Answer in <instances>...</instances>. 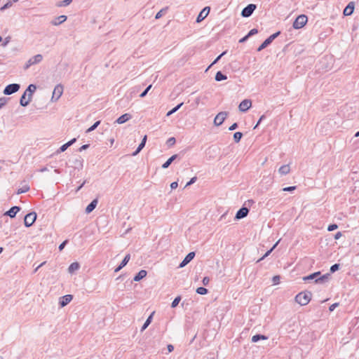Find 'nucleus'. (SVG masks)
Segmentation results:
<instances>
[{
  "label": "nucleus",
  "instance_id": "obj_3",
  "mask_svg": "<svg viewBox=\"0 0 359 359\" xmlns=\"http://www.w3.org/2000/svg\"><path fill=\"white\" fill-rule=\"evenodd\" d=\"M308 18L305 15H299L293 22V27L296 29L302 28L307 22Z\"/></svg>",
  "mask_w": 359,
  "mask_h": 359
},
{
  "label": "nucleus",
  "instance_id": "obj_9",
  "mask_svg": "<svg viewBox=\"0 0 359 359\" xmlns=\"http://www.w3.org/2000/svg\"><path fill=\"white\" fill-rule=\"evenodd\" d=\"M252 106V101L249 99L243 100L238 105V109L241 112L247 111Z\"/></svg>",
  "mask_w": 359,
  "mask_h": 359
},
{
  "label": "nucleus",
  "instance_id": "obj_25",
  "mask_svg": "<svg viewBox=\"0 0 359 359\" xmlns=\"http://www.w3.org/2000/svg\"><path fill=\"white\" fill-rule=\"evenodd\" d=\"M43 59L41 54H37L29 59V65H35L39 63Z\"/></svg>",
  "mask_w": 359,
  "mask_h": 359
},
{
  "label": "nucleus",
  "instance_id": "obj_55",
  "mask_svg": "<svg viewBox=\"0 0 359 359\" xmlns=\"http://www.w3.org/2000/svg\"><path fill=\"white\" fill-rule=\"evenodd\" d=\"M10 39H11V37L10 36H8L6 38H5L4 42L2 43L1 46L5 47L7 46V44L10 42Z\"/></svg>",
  "mask_w": 359,
  "mask_h": 359
},
{
  "label": "nucleus",
  "instance_id": "obj_19",
  "mask_svg": "<svg viewBox=\"0 0 359 359\" xmlns=\"http://www.w3.org/2000/svg\"><path fill=\"white\" fill-rule=\"evenodd\" d=\"M98 203V200L97 198L93 200L86 207V213L89 214L97 206Z\"/></svg>",
  "mask_w": 359,
  "mask_h": 359
},
{
  "label": "nucleus",
  "instance_id": "obj_54",
  "mask_svg": "<svg viewBox=\"0 0 359 359\" xmlns=\"http://www.w3.org/2000/svg\"><path fill=\"white\" fill-rule=\"evenodd\" d=\"M182 105L183 102L180 103L179 104H177L176 107L171 109L172 112L175 113Z\"/></svg>",
  "mask_w": 359,
  "mask_h": 359
},
{
  "label": "nucleus",
  "instance_id": "obj_26",
  "mask_svg": "<svg viewBox=\"0 0 359 359\" xmlns=\"http://www.w3.org/2000/svg\"><path fill=\"white\" fill-rule=\"evenodd\" d=\"M290 168L289 165H283L280 166V168L278 170V172L280 175H285L290 172Z\"/></svg>",
  "mask_w": 359,
  "mask_h": 359
},
{
  "label": "nucleus",
  "instance_id": "obj_48",
  "mask_svg": "<svg viewBox=\"0 0 359 359\" xmlns=\"http://www.w3.org/2000/svg\"><path fill=\"white\" fill-rule=\"evenodd\" d=\"M258 33V29H252L249 32L248 34H247V37H250Z\"/></svg>",
  "mask_w": 359,
  "mask_h": 359
},
{
  "label": "nucleus",
  "instance_id": "obj_47",
  "mask_svg": "<svg viewBox=\"0 0 359 359\" xmlns=\"http://www.w3.org/2000/svg\"><path fill=\"white\" fill-rule=\"evenodd\" d=\"M297 189V187L296 186H291V187H285L282 189L283 191H288V192H290V191H294L295 189Z\"/></svg>",
  "mask_w": 359,
  "mask_h": 359
},
{
  "label": "nucleus",
  "instance_id": "obj_12",
  "mask_svg": "<svg viewBox=\"0 0 359 359\" xmlns=\"http://www.w3.org/2000/svg\"><path fill=\"white\" fill-rule=\"evenodd\" d=\"M63 93V86L61 84L57 85L53 90L52 100L55 98V100H57Z\"/></svg>",
  "mask_w": 359,
  "mask_h": 359
},
{
  "label": "nucleus",
  "instance_id": "obj_18",
  "mask_svg": "<svg viewBox=\"0 0 359 359\" xmlns=\"http://www.w3.org/2000/svg\"><path fill=\"white\" fill-rule=\"evenodd\" d=\"M131 118H132V116L130 114L126 113V114L121 115L120 117H118L116 119V123H117L118 124H123V123H126V121H129Z\"/></svg>",
  "mask_w": 359,
  "mask_h": 359
},
{
  "label": "nucleus",
  "instance_id": "obj_13",
  "mask_svg": "<svg viewBox=\"0 0 359 359\" xmlns=\"http://www.w3.org/2000/svg\"><path fill=\"white\" fill-rule=\"evenodd\" d=\"M195 255L194 252H189L180 264L179 268H183L187 265L194 258Z\"/></svg>",
  "mask_w": 359,
  "mask_h": 359
},
{
  "label": "nucleus",
  "instance_id": "obj_56",
  "mask_svg": "<svg viewBox=\"0 0 359 359\" xmlns=\"http://www.w3.org/2000/svg\"><path fill=\"white\" fill-rule=\"evenodd\" d=\"M238 127V125L237 123H233L229 128V130L230 131H232V130H236L237 128Z\"/></svg>",
  "mask_w": 359,
  "mask_h": 359
},
{
  "label": "nucleus",
  "instance_id": "obj_8",
  "mask_svg": "<svg viewBox=\"0 0 359 359\" xmlns=\"http://www.w3.org/2000/svg\"><path fill=\"white\" fill-rule=\"evenodd\" d=\"M257 6L253 4H250L247 6H245L241 11V15L243 18H248L252 15L255 10L256 9Z\"/></svg>",
  "mask_w": 359,
  "mask_h": 359
},
{
  "label": "nucleus",
  "instance_id": "obj_41",
  "mask_svg": "<svg viewBox=\"0 0 359 359\" xmlns=\"http://www.w3.org/2000/svg\"><path fill=\"white\" fill-rule=\"evenodd\" d=\"M13 1H8L6 2V4H4V5L1 8H0V10H1V11H4V10H6V9H7V8H10V7H11V6H12V5H13Z\"/></svg>",
  "mask_w": 359,
  "mask_h": 359
},
{
  "label": "nucleus",
  "instance_id": "obj_16",
  "mask_svg": "<svg viewBox=\"0 0 359 359\" xmlns=\"http://www.w3.org/2000/svg\"><path fill=\"white\" fill-rule=\"evenodd\" d=\"M20 210V208L19 206H13L6 212L5 215L9 216L11 218H13Z\"/></svg>",
  "mask_w": 359,
  "mask_h": 359
},
{
  "label": "nucleus",
  "instance_id": "obj_28",
  "mask_svg": "<svg viewBox=\"0 0 359 359\" xmlns=\"http://www.w3.org/2000/svg\"><path fill=\"white\" fill-rule=\"evenodd\" d=\"M80 268V265L78 262H73L72 263L69 268L68 271L70 273H73L74 271H77Z\"/></svg>",
  "mask_w": 359,
  "mask_h": 359
},
{
  "label": "nucleus",
  "instance_id": "obj_64",
  "mask_svg": "<svg viewBox=\"0 0 359 359\" xmlns=\"http://www.w3.org/2000/svg\"><path fill=\"white\" fill-rule=\"evenodd\" d=\"M341 236V233L339 231L334 235V239L338 240Z\"/></svg>",
  "mask_w": 359,
  "mask_h": 359
},
{
  "label": "nucleus",
  "instance_id": "obj_53",
  "mask_svg": "<svg viewBox=\"0 0 359 359\" xmlns=\"http://www.w3.org/2000/svg\"><path fill=\"white\" fill-rule=\"evenodd\" d=\"M68 243V241L67 240H65V241H63L58 247L59 248V250L61 251L64 249V248L65 247V245H67V243Z\"/></svg>",
  "mask_w": 359,
  "mask_h": 359
},
{
  "label": "nucleus",
  "instance_id": "obj_40",
  "mask_svg": "<svg viewBox=\"0 0 359 359\" xmlns=\"http://www.w3.org/2000/svg\"><path fill=\"white\" fill-rule=\"evenodd\" d=\"M176 142V140L175 137H170L167 142H166V144L168 147H172L173 146Z\"/></svg>",
  "mask_w": 359,
  "mask_h": 359
},
{
  "label": "nucleus",
  "instance_id": "obj_61",
  "mask_svg": "<svg viewBox=\"0 0 359 359\" xmlns=\"http://www.w3.org/2000/svg\"><path fill=\"white\" fill-rule=\"evenodd\" d=\"M89 146H90L89 144H83V145H82V146L79 148V151H83V150L87 149L89 147Z\"/></svg>",
  "mask_w": 359,
  "mask_h": 359
},
{
  "label": "nucleus",
  "instance_id": "obj_36",
  "mask_svg": "<svg viewBox=\"0 0 359 359\" xmlns=\"http://www.w3.org/2000/svg\"><path fill=\"white\" fill-rule=\"evenodd\" d=\"M243 137V133L241 132H236L233 134V140L235 142L238 143L241 141V139Z\"/></svg>",
  "mask_w": 359,
  "mask_h": 359
},
{
  "label": "nucleus",
  "instance_id": "obj_17",
  "mask_svg": "<svg viewBox=\"0 0 359 359\" xmlns=\"http://www.w3.org/2000/svg\"><path fill=\"white\" fill-rule=\"evenodd\" d=\"M130 259V254L126 255L123 259L122 260V262H121V264L118 265V266L115 269L114 272L116 273L119 271L121 269H123L128 263Z\"/></svg>",
  "mask_w": 359,
  "mask_h": 359
},
{
  "label": "nucleus",
  "instance_id": "obj_50",
  "mask_svg": "<svg viewBox=\"0 0 359 359\" xmlns=\"http://www.w3.org/2000/svg\"><path fill=\"white\" fill-rule=\"evenodd\" d=\"M280 276H274L272 278V282L274 285H277L280 282Z\"/></svg>",
  "mask_w": 359,
  "mask_h": 359
},
{
  "label": "nucleus",
  "instance_id": "obj_62",
  "mask_svg": "<svg viewBox=\"0 0 359 359\" xmlns=\"http://www.w3.org/2000/svg\"><path fill=\"white\" fill-rule=\"evenodd\" d=\"M76 138H73L71 140H69V142H67V144L70 147L71 145H72L74 142H76Z\"/></svg>",
  "mask_w": 359,
  "mask_h": 359
},
{
  "label": "nucleus",
  "instance_id": "obj_7",
  "mask_svg": "<svg viewBox=\"0 0 359 359\" xmlns=\"http://www.w3.org/2000/svg\"><path fill=\"white\" fill-rule=\"evenodd\" d=\"M36 219V214L34 212L27 214L24 219L25 226L27 227L31 226Z\"/></svg>",
  "mask_w": 359,
  "mask_h": 359
},
{
  "label": "nucleus",
  "instance_id": "obj_11",
  "mask_svg": "<svg viewBox=\"0 0 359 359\" xmlns=\"http://www.w3.org/2000/svg\"><path fill=\"white\" fill-rule=\"evenodd\" d=\"M210 11V8L209 6L203 8L196 18V22H201L209 14Z\"/></svg>",
  "mask_w": 359,
  "mask_h": 359
},
{
  "label": "nucleus",
  "instance_id": "obj_52",
  "mask_svg": "<svg viewBox=\"0 0 359 359\" xmlns=\"http://www.w3.org/2000/svg\"><path fill=\"white\" fill-rule=\"evenodd\" d=\"M197 180V177H192L187 183V184L185 185L184 187H187L190 185H191L192 184L195 183V182Z\"/></svg>",
  "mask_w": 359,
  "mask_h": 359
},
{
  "label": "nucleus",
  "instance_id": "obj_31",
  "mask_svg": "<svg viewBox=\"0 0 359 359\" xmlns=\"http://www.w3.org/2000/svg\"><path fill=\"white\" fill-rule=\"evenodd\" d=\"M36 86L34 84H29L27 88V90L25 91L26 93L28 92L29 95L28 97H29L32 99V94L36 90Z\"/></svg>",
  "mask_w": 359,
  "mask_h": 359
},
{
  "label": "nucleus",
  "instance_id": "obj_4",
  "mask_svg": "<svg viewBox=\"0 0 359 359\" xmlns=\"http://www.w3.org/2000/svg\"><path fill=\"white\" fill-rule=\"evenodd\" d=\"M280 34V32L278 31L270 36H269L257 48V51H261L265 48H266L269 45H270L273 41L276 39Z\"/></svg>",
  "mask_w": 359,
  "mask_h": 359
},
{
  "label": "nucleus",
  "instance_id": "obj_30",
  "mask_svg": "<svg viewBox=\"0 0 359 359\" xmlns=\"http://www.w3.org/2000/svg\"><path fill=\"white\" fill-rule=\"evenodd\" d=\"M268 337L266 335L257 334L254 335L252 337V342H257L258 341L262 339V340H266Z\"/></svg>",
  "mask_w": 359,
  "mask_h": 359
},
{
  "label": "nucleus",
  "instance_id": "obj_2",
  "mask_svg": "<svg viewBox=\"0 0 359 359\" xmlns=\"http://www.w3.org/2000/svg\"><path fill=\"white\" fill-rule=\"evenodd\" d=\"M311 292H301L295 297V302L301 306L307 305L311 299Z\"/></svg>",
  "mask_w": 359,
  "mask_h": 359
},
{
  "label": "nucleus",
  "instance_id": "obj_32",
  "mask_svg": "<svg viewBox=\"0 0 359 359\" xmlns=\"http://www.w3.org/2000/svg\"><path fill=\"white\" fill-rule=\"evenodd\" d=\"M215 79L217 81H221L227 79V76L222 72L219 71L216 73Z\"/></svg>",
  "mask_w": 359,
  "mask_h": 359
},
{
  "label": "nucleus",
  "instance_id": "obj_10",
  "mask_svg": "<svg viewBox=\"0 0 359 359\" xmlns=\"http://www.w3.org/2000/svg\"><path fill=\"white\" fill-rule=\"evenodd\" d=\"M248 213H249V209L247 207L243 206L241 208H240L237 211L236 216H235V219H243V218L247 217Z\"/></svg>",
  "mask_w": 359,
  "mask_h": 359
},
{
  "label": "nucleus",
  "instance_id": "obj_59",
  "mask_svg": "<svg viewBox=\"0 0 359 359\" xmlns=\"http://www.w3.org/2000/svg\"><path fill=\"white\" fill-rule=\"evenodd\" d=\"M178 187V182H173L170 184V187L172 189H175Z\"/></svg>",
  "mask_w": 359,
  "mask_h": 359
},
{
  "label": "nucleus",
  "instance_id": "obj_6",
  "mask_svg": "<svg viewBox=\"0 0 359 359\" xmlns=\"http://www.w3.org/2000/svg\"><path fill=\"white\" fill-rule=\"evenodd\" d=\"M228 115H229V112H227V111H221V112L218 113L214 119L215 126H221L224 123V121H225V119L226 118Z\"/></svg>",
  "mask_w": 359,
  "mask_h": 359
},
{
  "label": "nucleus",
  "instance_id": "obj_29",
  "mask_svg": "<svg viewBox=\"0 0 359 359\" xmlns=\"http://www.w3.org/2000/svg\"><path fill=\"white\" fill-rule=\"evenodd\" d=\"M66 20H67V16L66 15H60L59 17H57L56 18V20L52 22V24L53 25H59L61 23H62L65 21H66Z\"/></svg>",
  "mask_w": 359,
  "mask_h": 359
},
{
  "label": "nucleus",
  "instance_id": "obj_5",
  "mask_svg": "<svg viewBox=\"0 0 359 359\" xmlns=\"http://www.w3.org/2000/svg\"><path fill=\"white\" fill-rule=\"evenodd\" d=\"M20 88L18 83H11L6 86L4 90V94L6 95H12L19 90Z\"/></svg>",
  "mask_w": 359,
  "mask_h": 359
},
{
  "label": "nucleus",
  "instance_id": "obj_39",
  "mask_svg": "<svg viewBox=\"0 0 359 359\" xmlns=\"http://www.w3.org/2000/svg\"><path fill=\"white\" fill-rule=\"evenodd\" d=\"M226 53V51H224L222 52L219 55H218L216 59L212 62V63L208 67V69L211 67L213 65H215V63H217L220 59L221 57L224 55Z\"/></svg>",
  "mask_w": 359,
  "mask_h": 359
},
{
  "label": "nucleus",
  "instance_id": "obj_63",
  "mask_svg": "<svg viewBox=\"0 0 359 359\" xmlns=\"http://www.w3.org/2000/svg\"><path fill=\"white\" fill-rule=\"evenodd\" d=\"M167 348L169 353L172 352L174 350V346L172 344H168L167 346Z\"/></svg>",
  "mask_w": 359,
  "mask_h": 359
},
{
  "label": "nucleus",
  "instance_id": "obj_27",
  "mask_svg": "<svg viewBox=\"0 0 359 359\" xmlns=\"http://www.w3.org/2000/svg\"><path fill=\"white\" fill-rule=\"evenodd\" d=\"M154 314V311H153L150 315L147 318V319L146 320V321L144 322V323L143 324L142 328H141V331H143L149 325L150 323H151L152 321V319H153V316Z\"/></svg>",
  "mask_w": 359,
  "mask_h": 359
},
{
  "label": "nucleus",
  "instance_id": "obj_24",
  "mask_svg": "<svg viewBox=\"0 0 359 359\" xmlns=\"http://www.w3.org/2000/svg\"><path fill=\"white\" fill-rule=\"evenodd\" d=\"M31 100L32 99L29 97H28V99L26 100V92H24V93L20 97V104L22 107H26L29 104Z\"/></svg>",
  "mask_w": 359,
  "mask_h": 359
},
{
  "label": "nucleus",
  "instance_id": "obj_23",
  "mask_svg": "<svg viewBox=\"0 0 359 359\" xmlns=\"http://www.w3.org/2000/svg\"><path fill=\"white\" fill-rule=\"evenodd\" d=\"M177 154H174L172 156H170L163 165L162 168L166 169L168 168L170 164L177 158Z\"/></svg>",
  "mask_w": 359,
  "mask_h": 359
},
{
  "label": "nucleus",
  "instance_id": "obj_43",
  "mask_svg": "<svg viewBox=\"0 0 359 359\" xmlns=\"http://www.w3.org/2000/svg\"><path fill=\"white\" fill-rule=\"evenodd\" d=\"M152 87V85H149V86L147 87V88L140 95V97H144L148 93V92L149 91V90Z\"/></svg>",
  "mask_w": 359,
  "mask_h": 359
},
{
  "label": "nucleus",
  "instance_id": "obj_46",
  "mask_svg": "<svg viewBox=\"0 0 359 359\" xmlns=\"http://www.w3.org/2000/svg\"><path fill=\"white\" fill-rule=\"evenodd\" d=\"M9 98L3 97L0 98V109L2 108L6 103Z\"/></svg>",
  "mask_w": 359,
  "mask_h": 359
},
{
  "label": "nucleus",
  "instance_id": "obj_37",
  "mask_svg": "<svg viewBox=\"0 0 359 359\" xmlns=\"http://www.w3.org/2000/svg\"><path fill=\"white\" fill-rule=\"evenodd\" d=\"M196 292L199 294H206L208 292V290L205 287H199L196 289Z\"/></svg>",
  "mask_w": 359,
  "mask_h": 359
},
{
  "label": "nucleus",
  "instance_id": "obj_44",
  "mask_svg": "<svg viewBox=\"0 0 359 359\" xmlns=\"http://www.w3.org/2000/svg\"><path fill=\"white\" fill-rule=\"evenodd\" d=\"M68 147H69V146L67 144V143L64 144L57 151V154H59L60 152H64L65 151H66Z\"/></svg>",
  "mask_w": 359,
  "mask_h": 359
},
{
  "label": "nucleus",
  "instance_id": "obj_49",
  "mask_svg": "<svg viewBox=\"0 0 359 359\" xmlns=\"http://www.w3.org/2000/svg\"><path fill=\"white\" fill-rule=\"evenodd\" d=\"M273 251V249H270L260 259H259L257 260V262H261L262 260H263L265 257H268L271 253V252Z\"/></svg>",
  "mask_w": 359,
  "mask_h": 359
},
{
  "label": "nucleus",
  "instance_id": "obj_1",
  "mask_svg": "<svg viewBox=\"0 0 359 359\" xmlns=\"http://www.w3.org/2000/svg\"><path fill=\"white\" fill-rule=\"evenodd\" d=\"M320 275V271L314 272L309 276L303 277V280L304 281H308L311 280H315L316 283H323L330 279V274L326 273L324 274L320 277H318Z\"/></svg>",
  "mask_w": 359,
  "mask_h": 359
},
{
  "label": "nucleus",
  "instance_id": "obj_51",
  "mask_svg": "<svg viewBox=\"0 0 359 359\" xmlns=\"http://www.w3.org/2000/svg\"><path fill=\"white\" fill-rule=\"evenodd\" d=\"M338 228V226L336 224H330L327 227V231H332Z\"/></svg>",
  "mask_w": 359,
  "mask_h": 359
},
{
  "label": "nucleus",
  "instance_id": "obj_22",
  "mask_svg": "<svg viewBox=\"0 0 359 359\" xmlns=\"http://www.w3.org/2000/svg\"><path fill=\"white\" fill-rule=\"evenodd\" d=\"M83 163V158H81V157H79L73 161V167L75 169H78V170L82 169Z\"/></svg>",
  "mask_w": 359,
  "mask_h": 359
},
{
  "label": "nucleus",
  "instance_id": "obj_57",
  "mask_svg": "<svg viewBox=\"0 0 359 359\" xmlns=\"http://www.w3.org/2000/svg\"><path fill=\"white\" fill-rule=\"evenodd\" d=\"M210 282V278L207 276L203 278L202 283L204 285H207Z\"/></svg>",
  "mask_w": 359,
  "mask_h": 359
},
{
  "label": "nucleus",
  "instance_id": "obj_45",
  "mask_svg": "<svg viewBox=\"0 0 359 359\" xmlns=\"http://www.w3.org/2000/svg\"><path fill=\"white\" fill-rule=\"evenodd\" d=\"M167 8H163L161 9V11H159L156 14V16H155V18L156 19H159L162 17L163 14L165 12Z\"/></svg>",
  "mask_w": 359,
  "mask_h": 359
},
{
  "label": "nucleus",
  "instance_id": "obj_34",
  "mask_svg": "<svg viewBox=\"0 0 359 359\" xmlns=\"http://www.w3.org/2000/svg\"><path fill=\"white\" fill-rule=\"evenodd\" d=\"M72 2V0H63L57 3V7L67 6Z\"/></svg>",
  "mask_w": 359,
  "mask_h": 359
},
{
  "label": "nucleus",
  "instance_id": "obj_42",
  "mask_svg": "<svg viewBox=\"0 0 359 359\" xmlns=\"http://www.w3.org/2000/svg\"><path fill=\"white\" fill-rule=\"evenodd\" d=\"M340 265L339 264H334L330 267V272L334 273L339 269Z\"/></svg>",
  "mask_w": 359,
  "mask_h": 359
},
{
  "label": "nucleus",
  "instance_id": "obj_33",
  "mask_svg": "<svg viewBox=\"0 0 359 359\" xmlns=\"http://www.w3.org/2000/svg\"><path fill=\"white\" fill-rule=\"evenodd\" d=\"M29 186L27 184L19 188L16 192L17 194H21L27 192L29 190Z\"/></svg>",
  "mask_w": 359,
  "mask_h": 359
},
{
  "label": "nucleus",
  "instance_id": "obj_38",
  "mask_svg": "<svg viewBox=\"0 0 359 359\" xmlns=\"http://www.w3.org/2000/svg\"><path fill=\"white\" fill-rule=\"evenodd\" d=\"M181 300V297L180 296H178L177 297H175L174 299V300L172 301V302L171 303V307L172 308H175L180 303Z\"/></svg>",
  "mask_w": 359,
  "mask_h": 359
},
{
  "label": "nucleus",
  "instance_id": "obj_60",
  "mask_svg": "<svg viewBox=\"0 0 359 359\" xmlns=\"http://www.w3.org/2000/svg\"><path fill=\"white\" fill-rule=\"evenodd\" d=\"M339 306V304L338 303H334L333 304H332L330 308H329V310L330 311H333L336 307H337Z\"/></svg>",
  "mask_w": 359,
  "mask_h": 359
},
{
  "label": "nucleus",
  "instance_id": "obj_15",
  "mask_svg": "<svg viewBox=\"0 0 359 359\" xmlns=\"http://www.w3.org/2000/svg\"><path fill=\"white\" fill-rule=\"evenodd\" d=\"M72 299L73 296L72 294L64 295L60 298L59 304L61 307H64L66 305H67L72 301Z\"/></svg>",
  "mask_w": 359,
  "mask_h": 359
},
{
  "label": "nucleus",
  "instance_id": "obj_14",
  "mask_svg": "<svg viewBox=\"0 0 359 359\" xmlns=\"http://www.w3.org/2000/svg\"><path fill=\"white\" fill-rule=\"evenodd\" d=\"M355 4L353 1H351L348 4V5L345 7L343 13L345 16L351 15L354 11Z\"/></svg>",
  "mask_w": 359,
  "mask_h": 359
},
{
  "label": "nucleus",
  "instance_id": "obj_58",
  "mask_svg": "<svg viewBox=\"0 0 359 359\" xmlns=\"http://www.w3.org/2000/svg\"><path fill=\"white\" fill-rule=\"evenodd\" d=\"M265 118V116L264 115H262L261 116V117L259 118V121H257V124L254 127V129L257 128V126L260 124V123L262 122V120H264Z\"/></svg>",
  "mask_w": 359,
  "mask_h": 359
},
{
  "label": "nucleus",
  "instance_id": "obj_35",
  "mask_svg": "<svg viewBox=\"0 0 359 359\" xmlns=\"http://www.w3.org/2000/svg\"><path fill=\"white\" fill-rule=\"evenodd\" d=\"M100 124V121H96L95 123H94V124H93V125H92L90 128H88L86 130V133H90V132L93 131L94 130H95V129L97 128V126H98Z\"/></svg>",
  "mask_w": 359,
  "mask_h": 359
},
{
  "label": "nucleus",
  "instance_id": "obj_21",
  "mask_svg": "<svg viewBox=\"0 0 359 359\" xmlns=\"http://www.w3.org/2000/svg\"><path fill=\"white\" fill-rule=\"evenodd\" d=\"M147 271L146 270H140L133 278V280L138 282L147 276Z\"/></svg>",
  "mask_w": 359,
  "mask_h": 359
},
{
  "label": "nucleus",
  "instance_id": "obj_20",
  "mask_svg": "<svg viewBox=\"0 0 359 359\" xmlns=\"http://www.w3.org/2000/svg\"><path fill=\"white\" fill-rule=\"evenodd\" d=\"M147 136L144 135L142 140V142L137 147V149L133 153V154H132L133 156L137 155L140 152V151L144 147L146 142H147Z\"/></svg>",
  "mask_w": 359,
  "mask_h": 359
}]
</instances>
